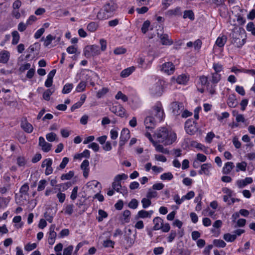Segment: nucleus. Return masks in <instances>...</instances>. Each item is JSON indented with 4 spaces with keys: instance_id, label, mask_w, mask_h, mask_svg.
<instances>
[{
    "instance_id": "1",
    "label": "nucleus",
    "mask_w": 255,
    "mask_h": 255,
    "mask_svg": "<svg viewBox=\"0 0 255 255\" xmlns=\"http://www.w3.org/2000/svg\"><path fill=\"white\" fill-rule=\"evenodd\" d=\"M246 31L242 27H235L230 33L229 37L232 39L231 43L235 46L242 47L246 42Z\"/></svg>"
},
{
    "instance_id": "2",
    "label": "nucleus",
    "mask_w": 255,
    "mask_h": 255,
    "mask_svg": "<svg viewBox=\"0 0 255 255\" xmlns=\"http://www.w3.org/2000/svg\"><path fill=\"white\" fill-rule=\"evenodd\" d=\"M158 141L165 145L171 144L176 139V134L168 130L165 127H162L157 133Z\"/></svg>"
},
{
    "instance_id": "3",
    "label": "nucleus",
    "mask_w": 255,
    "mask_h": 255,
    "mask_svg": "<svg viewBox=\"0 0 255 255\" xmlns=\"http://www.w3.org/2000/svg\"><path fill=\"white\" fill-rule=\"evenodd\" d=\"M117 8V4L113 1L107 2L103 6V9L100 10L98 13L97 15L98 19L100 20L108 19L113 15Z\"/></svg>"
},
{
    "instance_id": "4",
    "label": "nucleus",
    "mask_w": 255,
    "mask_h": 255,
    "mask_svg": "<svg viewBox=\"0 0 255 255\" xmlns=\"http://www.w3.org/2000/svg\"><path fill=\"white\" fill-rule=\"evenodd\" d=\"M185 128L188 134L193 135L198 130L197 123L193 119H188L185 123Z\"/></svg>"
},
{
    "instance_id": "5",
    "label": "nucleus",
    "mask_w": 255,
    "mask_h": 255,
    "mask_svg": "<svg viewBox=\"0 0 255 255\" xmlns=\"http://www.w3.org/2000/svg\"><path fill=\"white\" fill-rule=\"evenodd\" d=\"M164 112L160 104L154 106L151 111V115L157 121L161 122L164 117Z\"/></svg>"
},
{
    "instance_id": "6",
    "label": "nucleus",
    "mask_w": 255,
    "mask_h": 255,
    "mask_svg": "<svg viewBox=\"0 0 255 255\" xmlns=\"http://www.w3.org/2000/svg\"><path fill=\"white\" fill-rule=\"evenodd\" d=\"M130 136V131L129 129L127 128H123L121 131L120 137V148L122 149L126 142L129 139Z\"/></svg>"
},
{
    "instance_id": "7",
    "label": "nucleus",
    "mask_w": 255,
    "mask_h": 255,
    "mask_svg": "<svg viewBox=\"0 0 255 255\" xmlns=\"http://www.w3.org/2000/svg\"><path fill=\"white\" fill-rule=\"evenodd\" d=\"M171 109L172 113L175 115H179L180 111L183 109V105L182 103L173 102L171 104Z\"/></svg>"
},
{
    "instance_id": "8",
    "label": "nucleus",
    "mask_w": 255,
    "mask_h": 255,
    "mask_svg": "<svg viewBox=\"0 0 255 255\" xmlns=\"http://www.w3.org/2000/svg\"><path fill=\"white\" fill-rule=\"evenodd\" d=\"M162 71L165 73L170 75L173 73L175 67L174 64L171 62H168L164 63L162 66Z\"/></svg>"
},
{
    "instance_id": "9",
    "label": "nucleus",
    "mask_w": 255,
    "mask_h": 255,
    "mask_svg": "<svg viewBox=\"0 0 255 255\" xmlns=\"http://www.w3.org/2000/svg\"><path fill=\"white\" fill-rule=\"evenodd\" d=\"M39 145L41 146L42 150L45 152H49L52 147V144L46 142L42 136L39 137Z\"/></svg>"
},
{
    "instance_id": "10",
    "label": "nucleus",
    "mask_w": 255,
    "mask_h": 255,
    "mask_svg": "<svg viewBox=\"0 0 255 255\" xmlns=\"http://www.w3.org/2000/svg\"><path fill=\"white\" fill-rule=\"evenodd\" d=\"M157 120L152 116H147L144 120V124L146 128H154Z\"/></svg>"
},
{
    "instance_id": "11",
    "label": "nucleus",
    "mask_w": 255,
    "mask_h": 255,
    "mask_svg": "<svg viewBox=\"0 0 255 255\" xmlns=\"http://www.w3.org/2000/svg\"><path fill=\"white\" fill-rule=\"evenodd\" d=\"M111 111L117 116L122 118L124 117L126 112L125 109L121 105L113 106L111 108Z\"/></svg>"
},
{
    "instance_id": "12",
    "label": "nucleus",
    "mask_w": 255,
    "mask_h": 255,
    "mask_svg": "<svg viewBox=\"0 0 255 255\" xmlns=\"http://www.w3.org/2000/svg\"><path fill=\"white\" fill-rule=\"evenodd\" d=\"M55 228V225H51L49 229V236L48 238V243L50 245H53L55 240L57 236L56 233L54 231Z\"/></svg>"
},
{
    "instance_id": "13",
    "label": "nucleus",
    "mask_w": 255,
    "mask_h": 255,
    "mask_svg": "<svg viewBox=\"0 0 255 255\" xmlns=\"http://www.w3.org/2000/svg\"><path fill=\"white\" fill-rule=\"evenodd\" d=\"M89 162L88 160H84L82 164H81L80 167L82 170L83 171V176L87 178L89 174Z\"/></svg>"
},
{
    "instance_id": "14",
    "label": "nucleus",
    "mask_w": 255,
    "mask_h": 255,
    "mask_svg": "<svg viewBox=\"0 0 255 255\" xmlns=\"http://www.w3.org/2000/svg\"><path fill=\"white\" fill-rule=\"evenodd\" d=\"M157 36L160 39L161 42L163 45H171L173 42L169 40L168 35L166 34H159L157 33Z\"/></svg>"
},
{
    "instance_id": "15",
    "label": "nucleus",
    "mask_w": 255,
    "mask_h": 255,
    "mask_svg": "<svg viewBox=\"0 0 255 255\" xmlns=\"http://www.w3.org/2000/svg\"><path fill=\"white\" fill-rule=\"evenodd\" d=\"M153 222L154 226H153L152 230L156 231L160 230L162 228L163 220L161 218L156 217L154 218Z\"/></svg>"
},
{
    "instance_id": "16",
    "label": "nucleus",
    "mask_w": 255,
    "mask_h": 255,
    "mask_svg": "<svg viewBox=\"0 0 255 255\" xmlns=\"http://www.w3.org/2000/svg\"><path fill=\"white\" fill-rule=\"evenodd\" d=\"M9 58V52L7 51H2L0 53V62L6 63Z\"/></svg>"
},
{
    "instance_id": "17",
    "label": "nucleus",
    "mask_w": 255,
    "mask_h": 255,
    "mask_svg": "<svg viewBox=\"0 0 255 255\" xmlns=\"http://www.w3.org/2000/svg\"><path fill=\"white\" fill-rule=\"evenodd\" d=\"M234 167L235 166L233 162H227L225 163V166L223 168V173L225 174L230 173Z\"/></svg>"
},
{
    "instance_id": "18",
    "label": "nucleus",
    "mask_w": 255,
    "mask_h": 255,
    "mask_svg": "<svg viewBox=\"0 0 255 255\" xmlns=\"http://www.w3.org/2000/svg\"><path fill=\"white\" fill-rule=\"evenodd\" d=\"M236 101V95L234 94H232L229 96L228 99L227 104L230 107L234 108L237 105V102Z\"/></svg>"
},
{
    "instance_id": "19",
    "label": "nucleus",
    "mask_w": 255,
    "mask_h": 255,
    "mask_svg": "<svg viewBox=\"0 0 255 255\" xmlns=\"http://www.w3.org/2000/svg\"><path fill=\"white\" fill-rule=\"evenodd\" d=\"M134 70L135 68L133 66L125 69L121 72V76L123 78L127 77L131 74Z\"/></svg>"
},
{
    "instance_id": "20",
    "label": "nucleus",
    "mask_w": 255,
    "mask_h": 255,
    "mask_svg": "<svg viewBox=\"0 0 255 255\" xmlns=\"http://www.w3.org/2000/svg\"><path fill=\"white\" fill-rule=\"evenodd\" d=\"M21 127L22 129L27 133H31L33 131V127L29 123L25 122L24 123H21Z\"/></svg>"
},
{
    "instance_id": "21",
    "label": "nucleus",
    "mask_w": 255,
    "mask_h": 255,
    "mask_svg": "<svg viewBox=\"0 0 255 255\" xmlns=\"http://www.w3.org/2000/svg\"><path fill=\"white\" fill-rule=\"evenodd\" d=\"M227 40V37L226 35H223L221 37H219L216 41V44L220 47L224 46Z\"/></svg>"
},
{
    "instance_id": "22",
    "label": "nucleus",
    "mask_w": 255,
    "mask_h": 255,
    "mask_svg": "<svg viewBox=\"0 0 255 255\" xmlns=\"http://www.w3.org/2000/svg\"><path fill=\"white\" fill-rule=\"evenodd\" d=\"M55 89L53 88L47 89L43 94V98L48 101L50 100V96L54 92Z\"/></svg>"
},
{
    "instance_id": "23",
    "label": "nucleus",
    "mask_w": 255,
    "mask_h": 255,
    "mask_svg": "<svg viewBox=\"0 0 255 255\" xmlns=\"http://www.w3.org/2000/svg\"><path fill=\"white\" fill-rule=\"evenodd\" d=\"M166 14L169 16L181 15L182 12L180 10V8L179 7H177L175 9L168 10L166 12Z\"/></svg>"
},
{
    "instance_id": "24",
    "label": "nucleus",
    "mask_w": 255,
    "mask_h": 255,
    "mask_svg": "<svg viewBox=\"0 0 255 255\" xmlns=\"http://www.w3.org/2000/svg\"><path fill=\"white\" fill-rule=\"evenodd\" d=\"M176 80L180 84H185L189 80V77L185 74H182L178 76Z\"/></svg>"
},
{
    "instance_id": "25",
    "label": "nucleus",
    "mask_w": 255,
    "mask_h": 255,
    "mask_svg": "<svg viewBox=\"0 0 255 255\" xmlns=\"http://www.w3.org/2000/svg\"><path fill=\"white\" fill-rule=\"evenodd\" d=\"M221 76L217 73H214L212 74V79L210 80L213 84H217L221 80Z\"/></svg>"
},
{
    "instance_id": "26",
    "label": "nucleus",
    "mask_w": 255,
    "mask_h": 255,
    "mask_svg": "<svg viewBox=\"0 0 255 255\" xmlns=\"http://www.w3.org/2000/svg\"><path fill=\"white\" fill-rule=\"evenodd\" d=\"M183 17L184 18H188L190 20H193L195 18L194 12L191 10H185Z\"/></svg>"
},
{
    "instance_id": "27",
    "label": "nucleus",
    "mask_w": 255,
    "mask_h": 255,
    "mask_svg": "<svg viewBox=\"0 0 255 255\" xmlns=\"http://www.w3.org/2000/svg\"><path fill=\"white\" fill-rule=\"evenodd\" d=\"M11 34L12 36V44L13 45H16L18 43L19 40V34L17 31H13Z\"/></svg>"
},
{
    "instance_id": "28",
    "label": "nucleus",
    "mask_w": 255,
    "mask_h": 255,
    "mask_svg": "<svg viewBox=\"0 0 255 255\" xmlns=\"http://www.w3.org/2000/svg\"><path fill=\"white\" fill-rule=\"evenodd\" d=\"M216 84H210V83H208L206 85L207 90L209 93L211 95H214L216 94Z\"/></svg>"
},
{
    "instance_id": "29",
    "label": "nucleus",
    "mask_w": 255,
    "mask_h": 255,
    "mask_svg": "<svg viewBox=\"0 0 255 255\" xmlns=\"http://www.w3.org/2000/svg\"><path fill=\"white\" fill-rule=\"evenodd\" d=\"M247 163L245 161H242L241 163H238L236 165V172H239L240 170L245 171L246 170Z\"/></svg>"
},
{
    "instance_id": "30",
    "label": "nucleus",
    "mask_w": 255,
    "mask_h": 255,
    "mask_svg": "<svg viewBox=\"0 0 255 255\" xmlns=\"http://www.w3.org/2000/svg\"><path fill=\"white\" fill-rule=\"evenodd\" d=\"M99 217H97L98 222H102L104 218L108 217V214L105 211L99 209L98 211Z\"/></svg>"
},
{
    "instance_id": "31",
    "label": "nucleus",
    "mask_w": 255,
    "mask_h": 255,
    "mask_svg": "<svg viewBox=\"0 0 255 255\" xmlns=\"http://www.w3.org/2000/svg\"><path fill=\"white\" fill-rule=\"evenodd\" d=\"M224 239L228 242H233L236 239V235H231L229 233L224 234Z\"/></svg>"
},
{
    "instance_id": "32",
    "label": "nucleus",
    "mask_w": 255,
    "mask_h": 255,
    "mask_svg": "<svg viewBox=\"0 0 255 255\" xmlns=\"http://www.w3.org/2000/svg\"><path fill=\"white\" fill-rule=\"evenodd\" d=\"M91 47L90 49L92 52V56L98 55L100 53V50L98 45H92L89 46Z\"/></svg>"
},
{
    "instance_id": "33",
    "label": "nucleus",
    "mask_w": 255,
    "mask_h": 255,
    "mask_svg": "<svg viewBox=\"0 0 255 255\" xmlns=\"http://www.w3.org/2000/svg\"><path fill=\"white\" fill-rule=\"evenodd\" d=\"M73 85L72 84L68 83L65 84L62 91V93L63 94L69 93L71 90L73 89Z\"/></svg>"
},
{
    "instance_id": "34",
    "label": "nucleus",
    "mask_w": 255,
    "mask_h": 255,
    "mask_svg": "<svg viewBox=\"0 0 255 255\" xmlns=\"http://www.w3.org/2000/svg\"><path fill=\"white\" fill-rule=\"evenodd\" d=\"M74 175V172L73 171H70L68 173L66 174H63L61 176V179L62 180H70Z\"/></svg>"
},
{
    "instance_id": "35",
    "label": "nucleus",
    "mask_w": 255,
    "mask_h": 255,
    "mask_svg": "<svg viewBox=\"0 0 255 255\" xmlns=\"http://www.w3.org/2000/svg\"><path fill=\"white\" fill-rule=\"evenodd\" d=\"M112 188L117 191V192H119L120 189L122 188L121 182L115 181V179H114V182L112 183Z\"/></svg>"
},
{
    "instance_id": "36",
    "label": "nucleus",
    "mask_w": 255,
    "mask_h": 255,
    "mask_svg": "<svg viewBox=\"0 0 255 255\" xmlns=\"http://www.w3.org/2000/svg\"><path fill=\"white\" fill-rule=\"evenodd\" d=\"M148 215V212L145 210H140L139 211L137 216H136L135 218L136 219H137L138 218H149V216Z\"/></svg>"
},
{
    "instance_id": "37",
    "label": "nucleus",
    "mask_w": 255,
    "mask_h": 255,
    "mask_svg": "<svg viewBox=\"0 0 255 255\" xmlns=\"http://www.w3.org/2000/svg\"><path fill=\"white\" fill-rule=\"evenodd\" d=\"M116 99H121L123 102H126L128 101V97L124 94L121 91H119L115 96Z\"/></svg>"
},
{
    "instance_id": "38",
    "label": "nucleus",
    "mask_w": 255,
    "mask_h": 255,
    "mask_svg": "<svg viewBox=\"0 0 255 255\" xmlns=\"http://www.w3.org/2000/svg\"><path fill=\"white\" fill-rule=\"evenodd\" d=\"M213 244L218 248H224L226 246V243L222 240H214Z\"/></svg>"
},
{
    "instance_id": "39",
    "label": "nucleus",
    "mask_w": 255,
    "mask_h": 255,
    "mask_svg": "<svg viewBox=\"0 0 255 255\" xmlns=\"http://www.w3.org/2000/svg\"><path fill=\"white\" fill-rule=\"evenodd\" d=\"M57 135L54 132H50L49 133H47L46 135V139L50 142H52L55 140H58V139L56 138Z\"/></svg>"
},
{
    "instance_id": "40",
    "label": "nucleus",
    "mask_w": 255,
    "mask_h": 255,
    "mask_svg": "<svg viewBox=\"0 0 255 255\" xmlns=\"http://www.w3.org/2000/svg\"><path fill=\"white\" fill-rule=\"evenodd\" d=\"M86 86V83L84 81H81L76 88V91L77 92H83L85 90Z\"/></svg>"
},
{
    "instance_id": "41",
    "label": "nucleus",
    "mask_w": 255,
    "mask_h": 255,
    "mask_svg": "<svg viewBox=\"0 0 255 255\" xmlns=\"http://www.w3.org/2000/svg\"><path fill=\"white\" fill-rule=\"evenodd\" d=\"M173 178V176L171 172H166L162 174L160 176V179L162 180H170L172 179Z\"/></svg>"
},
{
    "instance_id": "42",
    "label": "nucleus",
    "mask_w": 255,
    "mask_h": 255,
    "mask_svg": "<svg viewBox=\"0 0 255 255\" xmlns=\"http://www.w3.org/2000/svg\"><path fill=\"white\" fill-rule=\"evenodd\" d=\"M98 28V24L95 22H91L87 25V29L90 32H94Z\"/></svg>"
},
{
    "instance_id": "43",
    "label": "nucleus",
    "mask_w": 255,
    "mask_h": 255,
    "mask_svg": "<svg viewBox=\"0 0 255 255\" xmlns=\"http://www.w3.org/2000/svg\"><path fill=\"white\" fill-rule=\"evenodd\" d=\"M150 22L149 20H146L145 21L141 27V31L143 33L145 34L147 32V31L148 30L149 27L150 26Z\"/></svg>"
},
{
    "instance_id": "44",
    "label": "nucleus",
    "mask_w": 255,
    "mask_h": 255,
    "mask_svg": "<svg viewBox=\"0 0 255 255\" xmlns=\"http://www.w3.org/2000/svg\"><path fill=\"white\" fill-rule=\"evenodd\" d=\"M138 205V201L136 199H132L128 203V206L131 209H135L137 208Z\"/></svg>"
},
{
    "instance_id": "45",
    "label": "nucleus",
    "mask_w": 255,
    "mask_h": 255,
    "mask_svg": "<svg viewBox=\"0 0 255 255\" xmlns=\"http://www.w3.org/2000/svg\"><path fill=\"white\" fill-rule=\"evenodd\" d=\"M247 30L251 31L252 34L255 36V27L254 22H250L247 25Z\"/></svg>"
},
{
    "instance_id": "46",
    "label": "nucleus",
    "mask_w": 255,
    "mask_h": 255,
    "mask_svg": "<svg viewBox=\"0 0 255 255\" xmlns=\"http://www.w3.org/2000/svg\"><path fill=\"white\" fill-rule=\"evenodd\" d=\"M47 181L45 179L41 180L39 181L37 188L38 191H41L43 190L46 186Z\"/></svg>"
},
{
    "instance_id": "47",
    "label": "nucleus",
    "mask_w": 255,
    "mask_h": 255,
    "mask_svg": "<svg viewBox=\"0 0 255 255\" xmlns=\"http://www.w3.org/2000/svg\"><path fill=\"white\" fill-rule=\"evenodd\" d=\"M141 203L142 205V207L144 209L147 208L148 207H149L151 204V202L150 201V199L148 198H143L141 200Z\"/></svg>"
},
{
    "instance_id": "48",
    "label": "nucleus",
    "mask_w": 255,
    "mask_h": 255,
    "mask_svg": "<svg viewBox=\"0 0 255 255\" xmlns=\"http://www.w3.org/2000/svg\"><path fill=\"white\" fill-rule=\"evenodd\" d=\"M69 159L68 157H65L63 158L61 163L60 164L59 167L57 168V169H63L65 168L66 165L68 163Z\"/></svg>"
},
{
    "instance_id": "49",
    "label": "nucleus",
    "mask_w": 255,
    "mask_h": 255,
    "mask_svg": "<svg viewBox=\"0 0 255 255\" xmlns=\"http://www.w3.org/2000/svg\"><path fill=\"white\" fill-rule=\"evenodd\" d=\"M74 206L73 204H69L65 208V214L71 215L73 212Z\"/></svg>"
},
{
    "instance_id": "50",
    "label": "nucleus",
    "mask_w": 255,
    "mask_h": 255,
    "mask_svg": "<svg viewBox=\"0 0 255 255\" xmlns=\"http://www.w3.org/2000/svg\"><path fill=\"white\" fill-rule=\"evenodd\" d=\"M55 37L52 36L51 34H49L46 36L45 40H44V45L45 47H47L49 45L52 40L54 39Z\"/></svg>"
},
{
    "instance_id": "51",
    "label": "nucleus",
    "mask_w": 255,
    "mask_h": 255,
    "mask_svg": "<svg viewBox=\"0 0 255 255\" xmlns=\"http://www.w3.org/2000/svg\"><path fill=\"white\" fill-rule=\"evenodd\" d=\"M130 211L128 210H126L123 213L124 221L125 223L129 222V217L130 216Z\"/></svg>"
},
{
    "instance_id": "52",
    "label": "nucleus",
    "mask_w": 255,
    "mask_h": 255,
    "mask_svg": "<svg viewBox=\"0 0 255 255\" xmlns=\"http://www.w3.org/2000/svg\"><path fill=\"white\" fill-rule=\"evenodd\" d=\"M73 183L71 182H67L65 183L60 184L57 185L58 187H62L63 191L67 190L69 187L72 186Z\"/></svg>"
},
{
    "instance_id": "53",
    "label": "nucleus",
    "mask_w": 255,
    "mask_h": 255,
    "mask_svg": "<svg viewBox=\"0 0 255 255\" xmlns=\"http://www.w3.org/2000/svg\"><path fill=\"white\" fill-rule=\"evenodd\" d=\"M173 0H162V5L163 6L162 9L164 10L173 2Z\"/></svg>"
},
{
    "instance_id": "54",
    "label": "nucleus",
    "mask_w": 255,
    "mask_h": 255,
    "mask_svg": "<svg viewBox=\"0 0 255 255\" xmlns=\"http://www.w3.org/2000/svg\"><path fill=\"white\" fill-rule=\"evenodd\" d=\"M108 91H109V90L108 88H103V89H102L101 90H99L97 94V97L98 98H101L103 96H104L106 93H107Z\"/></svg>"
},
{
    "instance_id": "55",
    "label": "nucleus",
    "mask_w": 255,
    "mask_h": 255,
    "mask_svg": "<svg viewBox=\"0 0 255 255\" xmlns=\"http://www.w3.org/2000/svg\"><path fill=\"white\" fill-rule=\"evenodd\" d=\"M128 178L127 174L123 173L122 174H118L115 177V181L121 182L122 180H126Z\"/></svg>"
},
{
    "instance_id": "56",
    "label": "nucleus",
    "mask_w": 255,
    "mask_h": 255,
    "mask_svg": "<svg viewBox=\"0 0 255 255\" xmlns=\"http://www.w3.org/2000/svg\"><path fill=\"white\" fill-rule=\"evenodd\" d=\"M127 50L126 48L123 47H118L116 48L114 51V53L116 55H120V54H123L126 52Z\"/></svg>"
},
{
    "instance_id": "57",
    "label": "nucleus",
    "mask_w": 255,
    "mask_h": 255,
    "mask_svg": "<svg viewBox=\"0 0 255 255\" xmlns=\"http://www.w3.org/2000/svg\"><path fill=\"white\" fill-rule=\"evenodd\" d=\"M73 250V247L72 246H69L64 249L63 255H71Z\"/></svg>"
},
{
    "instance_id": "58",
    "label": "nucleus",
    "mask_w": 255,
    "mask_h": 255,
    "mask_svg": "<svg viewBox=\"0 0 255 255\" xmlns=\"http://www.w3.org/2000/svg\"><path fill=\"white\" fill-rule=\"evenodd\" d=\"M213 68L215 71V73H219L223 69V66L219 63H214Z\"/></svg>"
},
{
    "instance_id": "59",
    "label": "nucleus",
    "mask_w": 255,
    "mask_h": 255,
    "mask_svg": "<svg viewBox=\"0 0 255 255\" xmlns=\"http://www.w3.org/2000/svg\"><path fill=\"white\" fill-rule=\"evenodd\" d=\"M157 195V193L156 191H152L150 189L146 194V197L151 199V198L156 197Z\"/></svg>"
},
{
    "instance_id": "60",
    "label": "nucleus",
    "mask_w": 255,
    "mask_h": 255,
    "mask_svg": "<svg viewBox=\"0 0 255 255\" xmlns=\"http://www.w3.org/2000/svg\"><path fill=\"white\" fill-rule=\"evenodd\" d=\"M176 232L174 230H171L169 236L167 238V241L169 243L172 242L176 236Z\"/></svg>"
},
{
    "instance_id": "61",
    "label": "nucleus",
    "mask_w": 255,
    "mask_h": 255,
    "mask_svg": "<svg viewBox=\"0 0 255 255\" xmlns=\"http://www.w3.org/2000/svg\"><path fill=\"white\" fill-rule=\"evenodd\" d=\"M202 170L203 171L204 174L208 175L209 173L208 169L211 167V164L209 163H205L201 166Z\"/></svg>"
},
{
    "instance_id": "62",
    "label": "nucleus",
    "mask_w": 255,
    "mask_h": 255,
    "mask_svg": "<svg viewBox=\"0 0 255 255\" xmlns=\"http://www.w3.org/2000/svg\"><path fill=\"white\" fill-rule=\"evenodd\" d=\"M195 147L201 149L204 152H205L206 154L208 153V148L207 147H205L204 145L202 144L201 143H197L196 144V145H195Z\"/></svg>"
},
{
    "instance_id": "63",
    "label": "nucleus",
    "mask_w": 255,
    "mask_h": 255,
    "mask_svg": "<svg viewBox=\"0 0 255 255\" xmlns=\"http://www.w3.org/2000/svg\"><path fill=\"white\" fill-rule=\"evenodd\" d=\"M78 190V186L74 187L73 189L72 190V193H71V194L70 196V198L72 200H74L76 199V198L77 197Z\"/></svg>"
},
{
    "instance_id": "64",
    "label": "nucleus",
    "mask_w": 255,
    "mask_h": 255,
    "mask_svg": "<svg viewBox=\"0 0 255 255\" xmlns=\"http://www.w3.org/2000/svg\"><path fill=\"white\" fill-rule=\"evenodd\" d=\"M17 163L19 166H24L26 164V160L23 157H18L17 158Z\"/></svg>"
}]
</instances>
